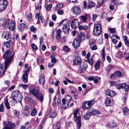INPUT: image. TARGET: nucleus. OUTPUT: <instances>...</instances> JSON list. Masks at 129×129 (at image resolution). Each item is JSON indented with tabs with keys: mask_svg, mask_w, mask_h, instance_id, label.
<instances>
[{
	"mask_svg": "<svg viewBox=\"0 0 129 129\" xmlns=\"http://www.w3.org/2000/svg\"><path fill=\"white\" fill-rule=\"evenodd\" d=\"M30 92L36 97L38 100L41 102L43 100V95L39 91V86H37L30 90Z\"/></svg>",
	"mask_w": 129,
	"mask_h": 129,
	"instance_id": "nucleus-1",
	"label": "nucleus"
},
{
	"mask_svg": "<svg viewBox=\"0 0 129 129\" xmlns=\"http://www.w3.org/2000/svg\"><path fill=\"white\" fill-rule=\"evenodd\" d=\"M11 53L9 51H7L3 55V58L6 60L5 61V69L7 68L9 64L10 63L13 58V55H11Z\"/></svg>",
	"mask_w": 129,
	"mask_h": 129,
	"instance_id": "nucleus-2",
	"label": "nucleus"
},
{
	"mask_svg": "<svg viewBox=\"0 0 129 129\" xmlns=\"http://www.w3.org/2000/svg\"><path fill=\"white\" fill-rule=\"evenodd\" d=\"M73 119L74 121H76L77 124V128L78 129H80L81 126V116L80 115L79 111L75 110L73 112Z\"/></svg>",
	"mask_w": 129,
	"mask_h": 129,
	"instance_id": "nucleus-3",
	"label": "nucleus"
},
{
	"mask_svg": "<svg viewBox=\"0 0 129 129\" xmlns=\"http://www.w3.org/2000/svg\"><path fill=\"white\" fill-rule=\"evenodd\" d=\"M102 27L101 24L99 23L94 24L93 33L94 36H98L101 34Z\"/></svg>",
	"mask_w": 129,
	"mask_h": 129,
	"instance_id": "nucleus-4",
	"label": "nucleus"
},
{
	"mask_svg": "<svg viewBox=\"0 0 129 129\" xmlns=\"http://www.w3.org/2000/svg\"><path fill=\"white\" fill-rule=\"evenodd\" d=\"M10 22V20L8 19L5 20V22L4 24V26L6 27L8 25V27L10 31H13L14 29L15 24V23L13 21Z\"/></svg>",
	"mask_w": 129,
	"mask_h": 129,
	"instance_id": "nucleus-5",
	"label": "nucleus"
},
{
	"mask_svg": "<svg viewBox=\"0 0 129 129\" xmlns=\"http://www.w3.org/2000/svg\"><path fill=\"white\" fill-rule=\"evenodd\" d=\"M3 124L4 125L3 129H13V127L15 125V124L11 121H8L7 123L4 121Z\"/></svg>",
	"mask_w": 129,
	"mask_h": 129,
	"instance_id": "nucleus-6",
	"label": "nucleus"
},
{
	"mask_svg": "<svg viewBox=\"0 0 129 129\" xmlns=\"http://www.w3.org/2000/svg\"><path fill=\"white\" fill-rule=\"evenodd\" d=\"M95 101L94 100L86 102L83 104V108L84 109L86 110L91 107L94 104Z\"/></svg>",
	"mask_w": 129,
	"mask_h": 129,
	"instance_id": "nucleus-7",
	"label": "nucleus"
},
{
	"mask_svg": "<svg viewBox=\"0 0 129 129\" xmlns=\"http://www.w3.org/2000/svg\"><path fill=\"white\" fill-rule=\"evenodd\" d=\"M14 94L16 102H21L23 98L21 93L18 91H15Z\"/></svg>",
	"mask_w": 129,
	"mask_h": 129,
	"instance_id": "nucleus-8",
	"label": "nucleus"
},
{
	"mask_svg": "<svg viewBox=\"0 0 129 129\" xmlns=\"http://www.w3.org/2000/svg\"><path fill=\"white\" fill-rule=\"evenodd\" d=\"M8 4L7 0H3L0 2V12H2L7 6Z\"/></svg>",
	"mask_w": 129,
	"mask_h": 129,
	"instance_id": "nucleus-9",
	"label": "nucleus"
},
{
	"mask_svg": "<svg viewBox=\"0 0 129 129\" xmlns=\"http://www.w3.org/2000/svg\"><path fill=\"white\" fill-rule=\"evenodd\" d=\"M72 11L73 13L76 15L79 14L81 12L80 8L79 7L76 6H74L72 8Z\"/></svg>",
	"mask_w": 129,
	"mask_h": 129,
	"instance_id": "nucleus-10",
	"label": "nucleus"
},
{
	"mask_svg": "<svg viewBox=\"0 0 129 129\" xmlns=\"http://www.w3.org/2000/svg\"><path fill=\"white\" fill-rule=\"evenodd\" d=\"M79 24L78 21L77 19H75L73 20L71 22V26L72 27L75 29L78 27Z\"/></svg>",
	"mask_w": 129,
	"mask_h": 129,
	"instance_id": "nucleus-11",
	"label": "nucleus"
},
{
	"mask_svg": "<svg viewBox=\"0 0 129 129\" xmlns=\"http://www.w3.org/2000/svg\"><path fill=\"white\" fill-rule=\"evenodd\" d=\"M62 30L65 34L68 33L69 30V24L67 22L64 23L63 24Z\"/></svg>",
	"mask_w": 129,
	"mask_h": 129,
	"instance_id": "nucleus-12",
	"label": "nucleus"
},
{
	"mask_svg": "<svg viewBox=\"0 0 129 129\" xmlns=\"http://www.w3.org/2000/svg\"><path fill=\"white\" fill-rule=\"evenodd\" d=\"M122 76L121 73L119 71L115 72L114 73L111 75L110 78L111 79H114L118 77H121Z\"/></svg>",
	"mask_w": 129,
	"mask_h": 129,
	"instance_id": "nucleus-13",
	"label": "nucleus"
},
{
	"mask_svg": "<svg viewBox=\"0 0 129 129\" xmlns=\"http://www.w3.org/2000/svg\"><path fill=\"white\" fill-rule=\"evenodd\" d=\"M11 33L10 32L6 31L3 33L2 36L3 38L8 40L11 38Z\"/></svg>",
	"mask_w": 129,
	"mask_h": 129,
	"instance_id": "nucleus-14",
	"label": "nucleus"
},
{
	"mask_svg": "<svg viewBox=\"0 0 129 129\" xmlns=\"http://www.w3.org/2000/svg\"><path fill=\"white\" fill-rule=\"evenodd\" d=\"M82 61V59L79 56H77L74 60L73 62L75 65L79 64Z\"/></svg>",
	"mask_w": 129,
	"mask_h": 129,
	"instance_id": "nucleus-15",
	"label": "nucleus"
},
{
	"mask_svg": "<svg viewBox=\"0 0 129 129\" xmlns=\"http://www.w3.org/2000/svg\"><path fill=\"white\" fill-rule=\"evenodd\" d=\"M29 107L27 106H26L24 108L22 111V114L24 116H28L29 115V111L28 110Z\"/></svg>",
	"mask_w": 129,
	"mask_h": 129,
	"instance_id": "nucleus-16",
	"label": "nucleus"
},
{
	"mask_svg": "<svg viewBox=\"0 0 129 129\" xmlns=\"http://www.w3.org/2000/svg\"><path fill=\"white\" fill-rule=\"evenodd\" d=\"M72 45L75 48H78L80 45L79 40L77 39H75Z\"/></svg>",
	"mask_w": 129,
	"mask_h": 129,
	"instance_id": "nucleus-17",
	"label": "nucleus"
},
{
	"mask_svg": "<svg viewBox=\"0 0 129 129\" xmlns=\"http://www.w3.org/2000/svg\"><path fill=\"white\" fill-rule=\"evenodd\" d=\"M119 89L121 88H124L126 91L128 90V85H127L125 83L120 84L118 85Z\"/></svg>",
	"mask_w": 129,
	"mask_h": 129,
	"instance_id": "nucleus-18",
	"label": "nucleus"
},
{
	"mask_svg": "<svg viewBox=\"0 0 129 129\" xmlns=\"http://www.w3.org/2000/svg\"><path fill=\"white\" fill-rule=\"evenodd\" d=\"M13 41V39H10L9 41H8L4 43L5 46L7 48H9L12 46Z\"/></svg>",
	"mask_w": 129,
	"mask_h": 129,
	"instance_id": "nucleus-19",
	"label": "nucleus"
},
{
	"mask_svg": "<svg viewBox=\"0 0 129 129\" xmlns=\"http://www.w3.org/2000/svg\"><path fill=\"white\" fill-rule=\"evenodd\" d=\"M105 103L106 106H111L112 105L111 99L109 98L106 97Z\"/></svg>",
	"mask_w": 129,
	"mask_h": 129,
	"instance_id": "nucleus-20",
	"label": "nucleus"
},
{
	"mask_svg": "<svg viewBox=\"0 0 129 129\" xmlns=\"http://www.w3.org/2000/svg\"><path fill=\"white\" fill-rule=\"evenodd\" d=\"M106 94L107 95L112 97L115 95V93L113 91L108 90L106 91Z\"/></svg>",
	"mask_w": 129,
	"mask_h": 129,
	"instance_id": "nucleus-21",
	"label": "nucleus"
},
{
	"mask_svg": "<svg viewBox=\"0 0 129 129\" xmlns=\"http://www.w3.org/2000/svg\"><path fill=\"white\" fill-rule=\"evenodd\" d=\"M39 81L40 84H42V85H43L45 83V76L43 75H41L40 77Z\"/></svg>",
	"mask_w": 129,
	"mask_h": 129,
	"instance_id": "nucleus-22",
	"label": "nucleus"
},
{
	"mask_svg": "<svg viewBox=\"0 0 129 129\" xmlns=\"http://www.w3.org/2000/svg\"><path fill=\"white\" fill-rule=\"evenodd\" d=\"M49 113H50V118H54L56 116V112L54 110H50Z\"/></svg>",
	"mask_w": 129,
	"mask_h": 129,
	"instance_id": "nucleus-23",
	"label": "nucleus"
},
{
	"mask_svg": "<svg viewBox=\"0 0 129 129\" xmlns=\"http://www.w3.org/2000/svg\"><path fill=\"white\" fill-rule=\"evenodd\" d=\"M89 112L91 115H94L98 114H102V113L99 111L93 109L91 110Z\"/></svg>",
	"mask_w": 129,
	"mask_h": 129,
	"instance_id": "nucleus-24",
	"label": "nucleus"
},
{
	"mask_svg": "<svg viewBox=\"0 0 129 129\" xmlns=\"http://www.w3.org/2000/svg\"><path fill=\"white\" fill-rule=\"evenodd\" d=\"M61 31L60 29L57 30L56 32V39L57 40L60 39L61 37Z\"/></svg>",
	"mask_w": 129,
	"mask_h": 129,
	"instance_id": "nucleus-25",
	"label": "nucleus"
},
{
	"mask_svg": "<svg viewBox=\"0 0 129 129\" xmlns=\"http://www.w3.org/2000/svg\"><path fill=\"white\" fill-rule=\"evenodd\" d=\"M40 19L43 25L45 27H46L47 24V21L44 20L43 18V17L42 16H40Z\"/></svg>",
	"mask_w": 129,
	"mask_h": 129,
	"instance_id": "nucleus-26",
	"label": "nucleus"
},
{
	"mask_svg": "<svg viewBox=\"0 0 129 129\" xmlns=\"http://www.w3.org/2000/svg\"><path fill=\"white\" fill-rule=\"evenodd\" d=\"M95 4V3L92 1L89 2L88 4L87 9H91L94 6Z\"/></svg>",
	"mask_w": 129,
	"mask_h": 129,
	"instance_id": "nucleus-27",
	"label": "nucleus"
},
{
	"mask_svg": "<svg viewBox=\"0 0 129 129\" xmlns=\"http://www.w3.org/2000/svg\"><path fill=\"white\" fill-rule=\"evenodd\" d=\"M28 74L26 73L23 74L22 76V80L24 83H26L27 82Z\"/></svg>",
	"mask_w": 129,
	"mask_h": 129,
	"instance_id": "nucleus-28",
	"label": "nucleus"
},
{
	"mask_svg": "<svg viewBox=\"0 0 129 129\" xmlns=\"http://www.w3.org/2000/svg\"><path fill=\"white\" fill-rule=\"evenodd\" d=\"M10 102L13 104L16 103L17 102L15 97H14V94L13 96H12L11 97H10L9 99Z\"/></svg>",
	"mask_w": 129,
	"mask_h": 129,
	"instance_id": "nucleus-29",
	"label": "nucleus"
},
{
	"mask_svg": "<svg viewBox=\"0 0 129 129\" xmlns=\"http://www.w3.org/2000/svg\"><path fill=\"white\" fill-rule=\"evenodd\" d=\"M79 29L80 30H86L88 29V27L86 25H80L78 26Z\"/></svg>",
	"mask_w": 129,
	"mask_h": 129,
	"instance_id": "nucleus-30",
	"label": "nucleus"
},
{
	"mask_svg": "<svg viewBox=\"0 0 129 129\" xmlns=\"http://www.w3.org/2000/svg\"><path fill=\"white\" fill-rule=\"evenodd\" d=\"M25 24L24 23H21L18 26V28L19 30L22 31L24 29L25 27Z\"/></svg>",
	"mask_w": 129,
	"mask_h": 129,
	"instance_id": "nucleus-31",
	"label": "nucleus"
},
{
	"mask_svg": "<svg viewBox=\"0 0 129 129\" xmlns=\"http://www.w3.org/2000/svg\"><path fill=\"white\" fill-rule=\"evenodd\" d=\"M4 103L5 106L8 109H10V106L8 101V100L7 99L5 98L4 101Z\"/></svg>",
	"mask_w": 129,
	"mask_h": 129,
	"instance_id": "nucleus-32",
	"label": "nucleus"
},
{
	"mask_svg": "<svg viewBox=\"0 0 129 129\" xmlns=\"http://www.w3.org/2000/svg\"><path fill=\"white\" fill-rule=\"evenodd\" d=\"M79 38L81 40V41H84L85 40V34L84 33L80 34L79 35Z\"/></svg>",
	"mask_w": 129,
	"mask_h": 129,
	"instance_id": "nucleus-33",
	"label": "nucleus"
},
{
	"mask_svg": "<svg viewBox=\"0 0 129 129\" xmlns=\"http://www.w3.org/2000/svg\"><path fill=\"white\" fill-rule=\"evenodd\" d=\"M87 15H86L85 16L82 15L80 17V20L82 21L85 22L86 20L87 19Z\"/></svg>",
	"mask_w": 129,
	"mask_h": 129,
	"instance_id": "nucleus-34",
	"label": "nucleus"
},
{
	"mask_svg": "<svg viewBox=\"0 0 129 129\" xmlns=\"http://www.w3.org/2000/svg\"><path fill=\"white\" fill-rule=\"evenodd\" d=\"M101 62L100 61L98 60L96 63L95 65V68L96 70L98 69L101 65Z\"/></svg>",
	"mask_w": 129,
	"mask_h": 129,
	"instance_id": "nucleus-35",
	"label": "nucleus"
},
{
	"mask_svg": "<svg viewBox=\"0 0 129 129\" xmlns=\"http://www.w3.org/2000/svg\"><path fill=\"white\" fill-rule=\"evenodd\" d=\"M124 40L125 45L129 46V41L127 39V37L126 36L123 37Z\"/></svg>",
	"mask_w": 129,
	"mask_h": 129,
	"instance_id": "nucleus-36",
	"label": "nucleus"
},
{
	"mask_svg": "<svg viewBox=\"0 0 129 129\" xmlns=\"http://www.w3.org/2000/svg\"><path fill=\"white\" fill-rule=\"evenodd\" d=\"M50 57L51 59V61L54 63H55L57 61L56 59L55 58V56L54 55H52Z\"/></svg>",
	"mask_w": 129,
	"mask_h": 129,
	"instance_id": "nucleus-37",
	"label": "nucleus"
},
{
	"mask_svg": "<svg viewBox=\"0 0 129 129\" xmlns=\"http://www.w3.org/2000/svg\"><path fill=\"white\" fill-rule=\"evenodd\" d=\"M123 111L124 115H126L128 113L129 110L126 107H124L123 109Z\"/></svg>",
	"mask_w": 129,
	"mask_h": 129,
	"instance_id": "nucleus-38",
	"label": "nucleus"
},
{
	"mask_svg": "<svg viewBox=\"0 0 129 129\" xmlns=\"http://www.w3.org/2000/svg\"><path fill=\"white\" fill-rule=\"evenodd\" d=\"M90 114L89 112H87L84 116V118L85 119H88L90 117Z\"/></svg>",
	"mask_w": 129,
	"mask_h": 129,
	"instance_id": "nucleus-39",
	"label": "nucleus"
},
{
	"mask_svg": "<svg viewBox=\"0 0 129 129\" xmlns=\"http://www.w3.org/2000/svg\"><path fill=\"white\" fill-rule=\"evenodd\" d=\"M118 54L120 57H124L125 56V55H128V54L125 53L123 52H120L118 53Z\"/></svg>",
	"mask_w": 129,
	"mask_h": 129,
	"instance_id": "nucleus-40",
	"label": "nucleus"
},
{
	"mask_svg": "<svg viewBox=\"0 0 129 129\" xmlns=\"http://www.w3.org/2000/svg\"><path fill=\"white\" fill-rule=\"evenodd\" d=\"M63 49L65 52H67L69 51L70 49L68 46L65 45L63 46Z\"/></svg>",
	"mask_w": 129,
	"mask_h": 129,
	"instance_id": "nucleus-41",
	"label": "nucleus"
},
{
	"mask_svg": "<svg viewBox=\"0 0 129 129\" xmlns=\"http://www.w3.org/2000/svg\"><path fill=\"white\" fill-rule=\"evenodd\" d=\"M37 61L38 62L41 63L44 62V60L41 56L39 57L37 59Z\"/></svg>",
	"mask_w": 129,
	"mask_h": 129,
	"instance_id": "nucleus-42",
	"label": "nucleus"
},
{
	"mask_svg": "<svg viewBox=\"0 0 129 129\" xmlns=\"http://www.w3.org/2000/svg\"><path fill=\"white\" fill-rule=\"evenodd\" d=\"M66 99L67 102L69 103L72 100L71 97L69 95H67L66 97Z\"/></svg>",
	"mask_w": 129,
	"mask_h": 129,
	"instance_id": "nucleus-43",
	"label": "nucleus"
},
{
	"mask_svg": "<svg viewBox=\"0 0 129 129\" xmlns=\"http://www.w3.org/2000/svg\"><path fill=\"white\" fill-rule=\"evenodd\" d=\"M63 6V4H58L56 7V9L58 10L61 8Z\"/></svg>",
	"mask_w": 129,
	"mask_h": 129,
	"instance_id": "nucleus-44",
	"label": "nucleus"
},
{
	"mask_svg": "<svg viewBox=\"0 0 129 129\" xmlns=\"http://www.w3.org/2000/svg\"><path fill=\"white\" fill-rule=\"evenodd\" d=\"M95 41L94 39H90L89 41V44L90 46L93 45Z\"/></svg>",
	"mask_w": 129,
	"mask_h": 129,
	"instance_id": "nucleus-45",
	"label": "nucleus"
},
{
	"mask_svg": "<svg viewBox=\"0 0 129 129\" xmlns=\"http://www.w3.org/2000/svg\"><path fill=\"white\" fill-rule=\"evenodd\" d=\"M105 50L104 48H103V49L102 50V52L101 53V54L102 56V59H104L105 58L106 54L105 52Z\"/></svg>",
	"mask_w": 129,
	"mask_h": 129,
	"instance_id": "nucleus-46",
	"label": "nucleus"
},
{
	"mask_svg": "<svg viewBox=\"0 0 129 129\" xmlns=\"http://www.w3.org/2000/svg\"><path fill=\"white\" fill-rule=\"evenodd\" d=\"M30 29L31 31L32 32H34L37 30V28L33 25H32L30 27Z\"/></svg>",
	"mask_w": 129,
	"mask_h": 129,
	"instance_id": "nucleus-47",
	"label": "nucleus"
},
{
	"mask_svg": "<svg viewBox=\"0 0 129 129\" xmlns=\"http://www.w3.org/2000/svg\"><path fill=\"white\" fill-rule=\"evenodd\" d=\"M37 113V110L36 109H34L31 113V116H34Z\"/></svg>",
	"mask_w": 129,
	"mask_h": 129,
	"instance_id": "nucleus-48",
	"label": "nucleus"
},
{
	"mask_svg": "<svg viewBox=\"0 0 129 129\" xmlns=\"http://www.w3.org/2000/svg\"><path fill=\"white\" fill-rule=\"evenodd\" d=\"M4 105L3 104L0 105V112H3L4 110Z\"/></svg>",
	"mask_w": 129,
	"mask_h": 129,
	"instance_id": "nucleus-49",
	"label": "nucleus"
},
{
	"mask_svg": "<svg viewBox=\"0 0 129 129\" xmlns=\"http://www.w3.org/2000/svg\"><path fill=\"white\" fill-rule=\"evenodd\" d=\"M19 87H22L23 89H25L28 87V85L23 84H20L19 85Z\"/></svg>",
	"mask_w": 129,
	"mask_h": 129,
	"instance_id": "nucleus-50",
	"label": "nucleus"
},
{
	"mask_svg": "<svg viewBox=\"0 0 129 129\" xmlns=\"http://www.w3.org/2000/svg\"><path fill=\"white\" fill-rule=\"evenodd\" d=\"M52 6V5L51 4H50L49 5H47L46 8V9L48 11H50Z\"/></svg>",
	"mask_w": 129,
	"mask_h": 129,
	"instance_id": "nucleus-51",
	"label": "nucleus"
},
{
	"mask_svg": "<svg viewBox=\"0 0 129 129\" xmlns=\"http://www.w3.org/2000/svg\"><path fill=\"white\" fill-rule=\"evenodd\" d=\"M57 13L59 15H62L63 13V12L62 10H59L57 11Z\"/></svg>",
	"mask_w": 129,
	"mask_h": 129,
	"instance_id": "nucleus-52",
	"label": "nucleus"
},
{
	"mask_svg": "<svg viewBox=\"0 0 129 129\" xmlns=\"http://www.w3.org/2000/svg\"><path fill=\"white\" fill-rule=\"evenodd\" d=\"M44 122L43 120L39 126V129H42Z\"/></svg>",
	"mask_w": 129,
	"mask_h": 129,
	"instance_id": "nucleus-53",
	"label": "nucleus"
},
{
	"mask_svg": "<svg viewBox=\"0 0 129 129\" xmlns=\"http://www.w3.org/2000/svg\"><path fill=\"white\" fill-rule=\"evenodd\" d=\"M87 61L91 65H92L93 64V61L92 58L88 59Z\"/></svg>",
	"mask_w": 129,
	"mask_h": 129,
	"instance_id": "nucleus-54",
	"label": "nucleus"
},
{
	"mask_svg": "<svg viewBox=\"0 0 129 129\" xmlns=\"http://www.w3.org/2000/svg\"><path fill=\"white\" fill-rule=\"evenodd\" d=\"M69 106V104L68 103L62 104V108L64 109L67 108Z\"/></svg>",
	"mask_w": 129,
	"mask_h": 129,
	"instance_id": "nucleus-55",
	"label": "nucleus"
},
{
	"mask_svg": "<svg viewBox=\"0 0 129 129\" xmlns=\"http://www.w3.org/2000/svg\"><path fill=\"white\" fill-rule=\"evenodd\" d=\"M60 126L59 123L57 122L56 123V129H60Z\"/></svg>",
	"mask_w": 129,
	"mask_h": 129,
	"instance_id": "nucleus-56",
	"label": "nucleus"
},
{
	"mask_svg": "<svg viewBox=\"0 0 129 129\" xmlns=\"http://www.w3.org/2000/svg\"><path fill=\"white\" fill-rule=\"evenodd\" d=\"M10 84V82L8 81H5V85L6 87L7 88Z\"/></svg>",
	"mask_w": 129,
	"mask_h": 129,
	"instance_id": "nucleus-57",
	"label": "nucleus"
},
{
	"mask_svg": "<svg viewBox=\"0 0 129 129\" xmlns=\"http://www.w3.org/2000/svg\"><path fill=\"white\" fill-rule=\"evenodd\" d=\"M83 3L84 8L86 9H87L88 6H86L87 3L86 1H84L83 2Z\"/></svg>",
	"mask_w": 129,
	"mask_h": 129,
	"instance_id": "nucleus-58",
	"label": "nucleus"
},
{
	"mask_svg": "<svg viewBox=\"0 0 129 129\" xmlns=\"http://www.w3.org/2000/svg\"><path fill=\"white\" fill-rule=\"evenodd\" d=\"M88 68L86 64H84L83 66V68H82V70L83 71H84L86 70V69Z\"/></svg>",
	"mask_w": 129,
	"mask_h": 129,
	"instance_id": "nucleus-59",
	"label": "nucleus"
},
{
	"mask_svg": "<svg viewBox=\"0 0 129 129\" xmlns=\"http://www.w3.org/2000/svg\"><path fill=\"white\" fill-rule=\"evenodd\" d=\"M31 46L32 48L34 50L37 49V47L34 44H33L31 45Z\"/></svg>",
	"mask_w": 129,
	"mask_h": 129,
	"instance_id": "nucleus-60",
	"label": "nucleus"
},
{
	"mask_svg": "<svg viewBox=\"0 0 129 129\" xmlns=\"http://www.w3.org/2000/svg\"><path fill=\"white\" fill-rule=\"evenodd\" d=\"M98 16L96 14H95L93 16L92 20L94 21H95L96 20V18L98 17Z\"/></svg>",
	"mask_w": 129,
	"mask_h": 129,
	"instance_id": "nucleus-61",
	"label": "nucleus"
},
{
	"mask_svg": "<svg viewBox=\"0 0 129 129\" xmlns=\"http://www.w3.org/2000/svg\"><path fill=\"white\" fill-rule=\"evenodd\" d=\"M109 30L110 32V33H114L115 30L114 28H111L109 29Z\"/></svg>",
	"mask_w": 129,
	"mask_h": 129,
	"instance_id": "nucleus-62",
	"label": "nucleus"
},
{
	"mask_svg": "<svg viewBox=\"0 0 129 129\" xmlns=\"http://www.w3.org/2000/svg\"><path fill=\"white\" fill-rule=\"evenodd\" d=\"M109 9L110 10H113L114 9V6L112 5H110L109 6Z\"/></svg>",
	"mask_w": 129,
	"mask_h": 129,
	"instance_id": "nucleus-63",
	"label": "nucleus"
},
{
	"mask_svg": "<svg viewBox=\"0 0 129 129\" xmlns=\"http://www.w3.org/2000/svg\"><path fill=\"white\" fill-rule=\"evenodd\" d=\"M52 19L54 21L56 19V16L55 14H54L52 16Z\"/></svg>",
	"mask_w": 129,
	"mask_h": 129,
	"instance_id": "nucleus-64",
	"label": "nucleus"
}]
</instances>
